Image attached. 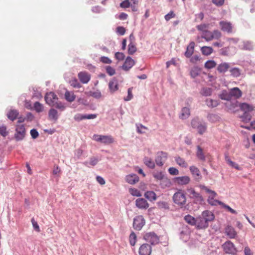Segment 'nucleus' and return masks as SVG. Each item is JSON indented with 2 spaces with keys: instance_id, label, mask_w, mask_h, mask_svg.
<instances>
[{
  "instance_id": "obj_1",
  "label": "nucleus",
  "mask_w": 255,
  "mask_h": 255,
  "mask_svg": "<svg viewBox=\"0 0 255 255\" xmlns=\"http://www.w3.org/2000/svg\"><path fill=\"white\" fill-rule=\"evenodd\" d=\"M44 99L46 103L50 106L55 107L62 111L65 110V106L58 101V98L54 93L51 92L47 93Z\"/></svg>"
},
{
  "instance_id": "obj_2",
  "label": "nucleus",
  "mask_w": 255,
  "mask_h": 255,
  "mask_svg": "<svg viewBox=\"0 0 255 255\" xmlns=\"http://www.w3.org/2000/svg\"><path fill=\"white\" fill-rule=\"evenodd\" d=\"M201 188H202V189L205 190L207 192L210 194V196L209 197V199H208V202L211 205H214L216 204L215 202H218L220 204H222L224 208H225V209L228 210L231 213L234 214H237V212H236V211L233 209L232 208H231L229 206L224 204L223 203H222L221 202H219L217 200H213L214 197H215L217 195V194L215 191L210 190L209 189H208L207 187H206L205 186H202Z\"/></svg>"
},
{
  "instance_id": "obj_3",
  "label": "nucleus",
  "mask_w": 255,
  "mask_h": 255,
  "mask_svg": "<svg viewBox=\"0 0 255 255\" xmlns=\"http://www.w3.org/2000/svg\"><path fill=\"white\" fill-rule=\"evenodd\" d=\"M173 202L181 208L183 207L187 202V198L184 191L181 189L178 190L173 195Z\"/></svg>"
},
{
  "instance_id": "obj_4",
  "label": "nucleus",
  "mask_w": 255,
  "mask_h": 255,
  "mask_svg": "<svg viewBox=\"0 0 255 255\" xmlns=\"http://www.w3.org/2000/svg\"><path fill=\"white\" fill-rule=\"evenodd\" d=\"M92 139L97 142H101L105 145H109L115 142L114 137L111 135H100L95 134Z\"/></svg>"
},
{
  "instance_id": "obj_5",
  "label": "nucleus",
  "mask_w": 255,
  "mask_h": 255,
  "mask_svg": "<svg viewBox=\"0 0 255 255\" xmlns=\"http://www.w3.org/2000/svg\"><path fill=\"white\" fill-rule=\"evenodd\" d=\"M144 239L151 245H156L159 242V237L154 232H149L145 234L143 237Z\"/></svg>"
},
{
  "instance_id": "obj_6",
  "label": "nucleus",
  "mask_w": 255,
  "mask_h": 255,
  "mask_svg": "<svg viewBox=\"0 0 255 255\" xmlns=\"http://www.w3.org/2000/svg\"><path fill=\"white\" fill-rule=\"evenodd\" d=\"M222 248L226 254L235 255L237 253V250L234 244L230 241L226 242L222 245Z\"/></svg>"
},
{
  "instance_id": "obj_7",
  "label": "nucleus",
  "mask_w": 255,
  "mask_h": 255,
  "mask_svg": "<svg viewBox=\"0 0 255 255\" xmlns=\"http://www.w3.org/2000/svg\"><path fill=\"white\" fill-rule=\"evenodd\" d=\"M145 224V220L142 216H136L133 220V227L136 230H140Z\"/></svg>"
},
{
  "instance_id": "obj_8",
  "label": "nucleus",
  "mask_w": 255,
  "mask_h": 255,
  "mask_svg": "<svg viewBox=\"0 0 255 255\" xmlns=\"http://www.w3.org/2000/svg\"><path fill=\"white\" fill-rule=\"evenodd\" d=\"M219 25L223 31L228 33H231L233 32V26L230 22L223 20L219 22Z\"/></svg>"
},
{
  "instance_id": "obj_9",
  "label": "nucleus",
  "mask_w": 255,
  "mask_h": 255,
  "mask_svg": "<svg viewBox=\"0 0 255 255\" xmlns=\"http://www.w3.org/2000/svg\"><path fill=\"white\" fill-rule=\"evenodd\" d=\"M167 158V153L163 151L157 153L155 158V162L158 166H162Z\"/></svg>"
},
{
  "instance_id": "obj_10",
  "label": "nucleus",
  "mask_w": 255,
  "mask_h": 255,
  "mask_svg": "<svg viewBox=\"0 0 255 255\" xmlns=\"http://www.w3.org/2000/svg\"><path fill=\"white\" fill-rule=\"evenodd\" d=\"M151 251V247L149 244H143L139 247L138 253L139 255H150Z\"/></svg>"
},
{
  "instance_id": "obj_11",
  "label": "nucleus",
  "mask_w": 255,
  "mask_h": 255,
  "mask_svg": "<svg viewBox=\"0 0 255 255\" xmlns=\"http://www.w3.org/2000/svg\"><path fill=\"white\" fill-rule=\"evenodd\" d=\"M80 82L83 84L88 83L91 79V75L85 71L80 72L78 74Z\"/></svg>"
},
{
  "instance_id": "obj_12",
  "label": "nucleus",
  "mask_w": 255,
  "mask_h": 255,
  "mask_svg": "<svg viewBox=\"0 0 255 255\" xmlns=\"http://www.w3.org/2000/svg\"><path fill=\"white\" fill-rule=\"evenodd\" d=\"M135 206L140 209L146 210L149 207V204L143 198H138L135 200Z\"/></svg>"
},
{
  "instance_id": "obj_13",
  "label": "nucleus",
  "mask_w": 255,
  "mask_h": 255,
  "mask_svg": "<svg viewBox=\"0 0 255 255\" xmlns=\"http://www.w3.org/2000/svg\"><path fill=\"white\" fill-rule=\"evenodd\" d=\"M174 181L175 183L178 185H184L189 183L190 178L188 176L176 177L174 178Z\"/></svg>"
},
{
  "instance_id": "obj_14",
  "label": "nucleus",
  "mask_w": 255,
  "mask_h": 255,
  "mask_svg": "<svg viewBox=\"0 0 255 255\" xmlns=\"http://www.w3.org/2000/svg\"><path fill=\"white\" fill-rule=\"evenodd\" d=\"M196 225L198 229H205L208 227V222L201 216L196 218Z\"/></svg>"
},
{
  "instance_id": "obj_15",
  "label": "nucleus",
  "mask_w": 255,
  "mask_h": 255,
  "mask_svg": "<svg viewBox=\"0 0 255 255\" xmlns=\"http://www.w3.org/2000/svg\"><path fill=\"white\" fill-rule=\"evenodd\" d=\"M135 64V61L130 57L128 56L123 65V69L126 71L130 69Z\"/></svg>"
},
{
  "instance_id": "obj_16",
  "label": "nucleus",
  "mask_w": 255,
  "mask_h": 255,
  "mask_svg": "<svg viewBox=\"0 0 255 255\" xmlns=\"http://www.w3.org/2000/svg\"><path fill=\"white\" fill-rule=\"evenodd\" d=\"M225 234L230 239H235L237 236V233L231 226H228L225 228Z\"/></svg>"
},
{
  "instance_id": "obj_17",
  "label": "nucleus",
  "mask_w": 255,
  "mask_h": 255,
  "mask_svg": "<svg viewBox=\"0 0 255 255\" xmlns=\"http://www.w3.org/2000/svg\"><path fill=\"white\" fill-rule=\"evenodd\" d=\"M25 135V129L23 125H17V140H22Z\"/></svg>"
},
{
  "instance_id": "obj_18",
  "label": "nucleus",
  "mask_w": 255,
  "mask_h": 255,
  "mask_svg": "<svg viewBox=\"0 0 255 255\" xmlns=\"http://www.w3.org/2000/svg\"><path fill=\"white\" fill-rule=\"evenodd\" d=\"M230 66L229 63L226 62H223L220 64L217 68V71L220 73L224 74L226 73L230 68Z\"/></svg>"
},
{
  "instance_id": "obj_19",
  "label": "nucleus",
  "mask_w": 255,
  "mask_h": 255,
  "mask_svg": "<svg viewBox=\"0 0 255 255\" xmlns=\"http://www.w3.org/2000/svg\"><path fill=\"white\" fill-rule=\"evenodd\" d=\"M126 181L130 184H134L139 181V177L135 174H129L126 177Z\"/></svg>"
},
{
  "instance_id": "obj_20",
  "label": "nucleus",
  "mask_w": 255,
  "mask_h": 255,
  "mask_svg": "<svg viewBox=\"0 0 255 255\" xmlns=\"http://www.w3.org/2000/svg\"><path fill=\"white\" fill-rule=\"evenodd\" d=\"M201 215L208 222L214 220L215 218L214 214L212 212L208 210L203 211Z\"/></svg>"
},
{
  "instance_id": "obj_21",
  "label": "nucleus",
  "mask_w": 255,
  "mask_h": 255,
  "mask_svg": "<svg viewBox=\"0 0 255 255\" xmlns=\"http://www.w3.org/2000/svg\"><path fill=\"white\" fill-rule=\"evenodd\" d=\"M172 185L171 182L169 179L165 176L160 181V185L162 188L165 189L169 188Z\"/></svg>"
},
{
  "instance_id": "obj_22",
  "label": "nucleus",
  "mask_w": 255,
  "mask_h": 255,
  "mask_svg": "<svg viewBox=\"0 0 255 255\" xmlns=\"http://www.w3.org/2000/svg\"><path fill=\"white\" fill-rule=\"evenodd\" d=\"M195 46V43L191 42L187 47L186 51L185 53V56L189 58L194 52V49Z\"/></svg>"
},
{
  "instance_id": "obj_23",
  "label": "nucleus",
  "mask_w": 255,
  "mask_h": 255,
  "mask_svg": "<svg viewBox=\"0 0 255 255\" xmlns=\"http://www.w3.org/2000/svg\"><path fill=\"white\" fill-rule=\"evenodd\" d=\"M239 107L244 113H249L254 110V107L252 106L245 103L240 104Z\"/></svg>"
},
{
  "instance_id": "obj_24",
  "label": "nucleus",
  "mask_w": 255,
  "mask_h": 255,
  "mask_svg": "<svg viewBox=\"0 0 255 255\" xmlns=\"http://www.w3.org/2000/svg\"><path fill=\"white\" fill-rule=\"evenodd\" d=\"M187 191L190 198L200 199L201 198L200 195L192 188H187Z\"/></svg>"
},
{
  "instance_id": "obj_25",
  "label": "nucleus",
  "mask_w": 255,
  "mask_h": 255,
  "mask_svg": "<svg viewBox=\"0 0 255 255\" xmlns=\"http://www.w3.org/2000/svg\"><path fill=\"white\" fill-rule=\"evenodd\" d=\"M190 170L192 174L197 179H201L202 176L200 173L199 169L195 166H191L190 167Z\"/></svg>"
},
{
  "instance_id": "obj_26",
  "label": "nucleus",
  "mask_w": 255,
  "mask_h": 255,
  "mask_svg": "<svg viewBox=\"0 0 255 255\" xmlns=\"http://www.w3.org/2000/svg\"><path fill=\"white\" fill-rule=\"evenodd\" d=\"M109 87L111 92L113 93L118 89L117 81L114 78L110 81Z\"/></svg>"
},
{
  "instance_id": "obj_27",
  "label": "nucleus",
  "mask_w": 255,
  "mask_h": 255,
  "mask_svg": "<svg viewBox=\"0 0 255 255\" xmlns=\"http://www.w3.org/2000/svg\"><path fill=\"white\" fill-rule=\"evenodd\" d=\"M175 160L176 163L182 168H187L188 167V163L185 160L180 156L175 157Z\"/></svg>"
},
{
  "instance_id": "obj_28",
  "label": "nucleus",
  "mask_w": 255,
  "mask_h": 255,
  "mask_svg": "<svg viewBox=\"0 0 255 255\" xmlns=\"http://www.w3.org/2000/svg\"><path fill=\"white\" fill-rule=\"evenodd\" d=\"M48 117L50 120L56 121L58 118V112L54 109H51L49 111Z\"/></svg>"
},
{
  "instance_id": "obj_29",
  "label": "nucleus",
  "mask_w": 255,
  "mask_h": 255,
  "mask_svg": "<svg viewBox=\"0 0 255 255\" xmlns=\"http://www.w3.org/2000/svg\"><path fill=\"white\" fill-rule=\"evenodd\" d=\"M64 96L66 100L69 102H73L76 98V96L73 92L67 90L66 91Z\"/></svg>"
},
{
  "instance_id": "obj_30",
  "label": "nucleus",
  "mask_w": 255,
  "mask_h": 255,
  "mask_svg": "<svg viewBox=\"0 0 255 255\" xmlns=\"http://www.w3.org/2000/svg\"><path fill=\"white\" fill-rule=\"evenodd\" d=\"M230 94L236 98H239L242 96L241 91L237 87L232 89L230 91Z\"/></svg>"
},
{
  "instance_id": "obj_31",
  "label": "nucleus",
  "mask_w": 255,
  "mask_h": 255,
  "mask_svg": "<svg viewBox=\"0 0 255 255\" xmlns=\"http://www.w3.org/2000/svg\"><path fill=\"white\" fill-rule=\"evenodd\" d=\"M190 115V109L188 108L184 107L181 110V113L179 116L181 119H186Z\"/></svg>"
},
{
  "instance_id": "obj_32",
  "label": "nucleus",
  "mask_w": 255,
  "mask_h": 255,
  "mask_svg": "<svg viewBox=\"0 0 255 255\" xmlns=\"http://www.w3.org/2000/svg\"><path fill=\"white\" fill-rule=\"evenodd\" d=\"M152 176L157 181H160L165 176L162 171H154Z\"/></svg>"
},
{
  "instance_id": "obj_33",
  "label": "nucleus",
  "mask_w": 255,
  "mask_h": 255,
  "mask_svg": "<svg viewBox=\"0 0 255 255\" xmlns=\"http://www.w3.org/2000/svg\"><path fill=\"white\" fill-rule=\"evenodd\" d=\"M144 197L148 200L154 201L156 199V195L153 191H147L144 193Z\"/></svg>"
},
{
  "instance_id": "obj_34",
  "label": "nucleus",
  "mask_w": 255,
  "mask_h": 255,
  "mask_svg": "<svg viewBox=\"0 0 255 255\" xmlns=\"http://www.w3.org/2000/svg\"><path fill=\"white\" fill-rule=\"evenodd\" d=\"M202 54L206 56L210 55L213 52V49L210 46H203L201 48Z\"/></svg>"
},
{
  "instance_id": "obj_35",
  "label": "nucleus",
  "mask_w": 255,
  "mask_h": 255,
  "mask_svg": "<svg viewBox=\"0 0 255 255\" xmlns=\"http://www.w3.org/2000/svg\"><path fill=\"white\" fill-rule=\"evenodd\" d=\"M206 104L208 107L213 108L218 106L219 104V102L217 100L209 99L206 100Z\"/></svg>"
},
{
  "instance_id": "obj_36",
  "label": "nucleus",
  "mask_w": 255,
  "mask_h": 255,
  "mask_svg": "<svg viewBox=\"0 0 255 255\" xmlns=\"http://www.w3.org/2000/svg\"><path fill=\"white\" fill-rule=\"evenodd\" d=\"M212 92L213 90L212 88L204 87L201 89L200 93L202 96L207 97L211 96L212 95Z\"/></svg>"
},
{
  "instance_id": "obj_37",
  "label": "nucleus",
  "mask_w": 255,
  "mask_h": 255,
  "mask_svg": "<svg viewBox=\"0 0 255 255\" xmlns=\"http://www.w3.org/2000/svg\"><path fill=\"white\" fill-rule=\"evenodd\" d=\"M143 160L144 163L149 168L153 169L155 167V163L150 158L145 157Z\"/></svg>"
},
{
  "instance_id": "obj_38",
  "label": "nucleus",
  "mask_w": 255,
  "mask_h": 255,
  "mask_svg": "<svg viewBox=\"0 0 255 255\" xmlns=\"http://www.w3.org/2000/svg\"><path fill=\"white\" fill-rule=\"evenodd\" d=\"M184 220L185 221L191 225H196V219L190 215H188L185 216Z\"/></svg>"
},
{
  "instance_id": "obj_39",
  "label": "nucleus",
  "mask_w": 255,
  "mask_h": 255,
  "mask_svg": "<svg viewBox=\"0 0 255 255\" xmlns=\"http://www.w3.org/2000/svg\"><path fill=\"white\" fill-rule=\"evenodd\" d=\"M197 156L201 160L204 161L205 160L203 150L200 146H197Z\"/></svg>"
},
{
  "instance_id": "obj_40",
  "label": "nucleus",
  "mask_w": 255,
  "mask_h": 255,
  "mask_svg": "<svg viewBox=\"0 0 255 255\" xmlns=\"http://www.w3.org/2000/svg\"><path fill=\"white\" fill-rule=\"evenodd\" d=\"M202 38L205 39L206 41H210L212 40V32L208 30L205 33H203L201 35Z\"/></svg>"
},
{
  "instance_id": "obj_41",
  "label": "nucleus",
  "mask_w": 255,
  "mask_h": 255,
  "mask_svg": "<svg viewBox=\"0 0 255 255\" xmlns=\"http://www.w3.org/2000/svg\"><path fill=\"white\" fill-rule=\"evenodd\" d=\"M136 50L137 48L135 44L131 42L128 46V53L132 55L136 51Z\"/></svg>"
},
{
  "instance_id": "obj_42",
  "label": "nucleus",
  "mask_w": 255,
  "mask_h": 255,
  "mask_svg": "<svg viewBox=\"0 0 255 255\" xmlns=\"http://www.w3.org/2000/svg\"><path fill=\"white\" fill-rule=\"evenodd\" d=\"M225 159H226V161L227 162V163L231 166L236 168L237 170H241V168L240 167L239 165L237 163L232 161L228 156H226L225 157Z\"/></svg>"
},
{
  "instance_id": "obj_43",
  "label": "nucleus",
  "mask_w": 255,
  "mask_h": 255,
  "mask_svg": "<svg viewBox=\"0 0 255 255\" xmlns=\"http://www.w3.org/2000/svg\"><path fill=\"white\" fill-rule=\"evenodd\" d=\"M231 74L234 77H238L241 75V70L238 68H233L230 70Z\"/></svg>"
},
{
  "instance_id": "obj_44",
  "label": "nucleus",
  "mask_w": 255,
  "mask_h": 255,
  "mask_svg": "<svg viewBox=\"0 0 255 255\" xmlns=\"http://www.w3.org/2000/svg\"><path fill=\"white\" fill-rule=\"evenodd\" d=\"M196 129L200 134H203L207 130V125L205 123H202Z\"/></svg>"
},
{
  "instance_id": "obj_45",
  "label": "nucleus",
  "mask_w": 255,
  "mask_h": 255,
  "mask_svg": "<svg viewBox=\"0 0 255 255\" xmlns=\"http://www.w3.org/2000/svg\"><path fill=\"white\" fill-rule=\"evenodd\" d=\"M33 108L34 110H35L37 113H40L42 112L44 109L43 105L38 102H36L34 103Z\"/></svg>"
},
{
  "instance_id": "obj_46",
  "label": "nucleus",
  "mask_w": 255,
  "mask_h": 255,
  "mask_svg": "<svg viewBox=\"0 0 255 255\" xmlns=\"http://www.w3.org/2000/svg\"><path fill=\"white\" fill-rule=\"evenodd\" d=\"M216 63L214 60H208L205 63V67L206 69H210L215 67Z\"/></svg>"
},
{
  "instance_id": "obj_47",
  "label": "nucleus",
  "mask_w": 255,
  "mask_h": 255,
  "mask_svg": "<svg viewBox=\"0 0 255 255\" xmlns=\"http://www.w3.org/2000/svg\"><path fill=\"white\" fill-rule=\"evenodd\" d=\"M129 241L131 246H134L136 242V236L134 232H132L129 237Z\"/></svg>"
},
{
  "instance_id": "obj_48",
  "label": "nucleus",
  "mask_w": 255,
  "mask_h": 255,
  "mask_svg": "<svg viewBox=\"0 0 255 255\" xmlns=\"http://www.w3.org/2000/svg\"><path fill=\"white\" fill-rule=\"evenodd\" d=\"M69 84L73 88H79L82 87L81 85L79 83L77 79H76L75 78L72 79L69 81Z\"/></svg>"
},
{
  "instance_id": "obj_49",
  "label": "nucleus",
  "mask_w": 255,
  "mask_h": 255,
  "mask_svg": "<svg viewBox=\"0 0 255 255\" xmlns=\"http://www.w3.org/2000/svg\"><path fill=\"white\" fill-rule=\"evenodd\" d=\"M209 24H201L198 25L196 26L197 29L199 31H201L203 33H205L206 31H207V28L209 27Z\"/></svg>"
},
{
  "instance_id": "obj_50",
  "label": "nucleus",
  "mask_w": 255,
  "mask_h": 255,
  "mask_svg": "<svg viewBox=\"0 0 255 255\" xmlns=\"http://www.w3.org/2000/svg\"><path fill=\"white\" fill-rule=\"evenodd\" d=\"M202 123L198 118H194L191 121V126L193 128H197Z\"/></svg>"
},
{
  "instance_id": "obj_51",
  "label": "nucleus",
  "mask_w": 255,
  "mask_h": 255,
  "mask_svg": "<svg viewBox=\"0 0 255 255\" xmlns=\"http://www.w3.org/2000/svg\"><path fill=\"white\" fill-rule=\"evenodd\" d=\"M222 36L221 32L218 30H214L212 32V37H211L213 39H219Z\"/></svg>"
},
{
  "instance_id": "obj_52",
  "label": "nucleus",
  "mask_w": 255,
  "mask_h": 255,
  "mask_svg": "<svg viewBox=\"0 0 255 255\" xmlns=\"http://www.w3.org/2000/svg\"><path fill=\"white\" fill-rule=\"evenodd\" d=\"M129 192L131 195L134 196L140 197L141 196L140 192L135 188H130L129 189Z\"/></svg>"
},
{
  "instance_id": "obj_53",
  "label": "nucleus",
  "mask_w": 255,
  "mask_h": 255,
  "mask_svg": "<svg viewBox=\"0 0 255 255\" xmlns=\"http://www.w3.org/2000/svg\"><path fill=\"white\" fill-rule=\"evenodd\" d=\"M7 118L13 121L16 119V112L14 110H10L7 114Z\"/></svg>"
},
{
  "instance_id": "obj_54",
  "label": "nucleus",
  "mask_w": 255,
  "mask_h": 255,
  "mask_svg": "<svg viewBox=\"0 0 255 255\" xmlns=\"http://www.w3.org/2000/svg\"><path fill=\"white\" fill-rule=\"evenodd\" d=\"M158 206L161 209H168L169 208V204L164 201L158 202Z\"/></svg>"
},
{
  "instance_id": "obj_55",
  "label": "nucleus",
  "mask_w": 255,
  "mask_h": 255,
  "mask_svg": "<svg viewBox=\"0 0 255 255\" xmlns=\"http://www.w3.org/2000/svg\"><path fill=\"white\" fill-rule=\"evenodd\" d=\"M243 121L246 122H249L252 119V116L249 113H244L241 117Z\"/></svg>"
},
{
  "instance_id": "obj_56",
  "label": "nucleus",
  "mask_w": 255,
  "mask_h": 255,
  "mask_svg": "<svg viewBox=\"0 0 255 255\" xmlns=\"http://www.w3.org/2000/svg\"><path fill=\"white\" fill-rule=\"evenodd\" d=\"M175 17V14L174 13L173 11H170L164 16L165 19L166 21H169L171 18H174Z\"/></svg>"
},
{
  "instance_id": "obj_57",
  "label": "nucleus",
  "mask_w": 255,
  "mask_h": 255,
  "mask_svg": "<svg viewBox=\"0 0 255 255\" xmlns=\"http://www.w3.org/2000/svg\"><path fill=\"white\" fill-rule=\"evenodd\" d=\"M130 3L129 0H125L120 3V6L123 8H128L130 6Z\"/></svg>"
},
{
  "instance_id": "obj_58",
  "label": "nucleus",
  "mask_w": 255,
  "mask_h": 255,
  "mask_svg": "<svg viewBox=\"0 0 255 255\" xmlns=\"http://www.w3.org/2000/svg\"><path fill=\"white\" fill-rule=\"evenodd\" d=\"M31 223L33 226V228L35 229L36 231L37 232H40V228L39 227L37 223V222L34 220V219L33 218L31 219Z\"/></svg>"
},
{
  "instance_id": "obj_59",
  "label": "nucleus",
  "mask_w": 255,
  "mask_h": 255,
  "mask_svg": "<svg viewBox=\"0 0 255 255\" xmlns=\"http://www.w3.org/2000/svg\"><path fill=\"white\" fill-rule=\"evenodd\" d=\"M106 71H107V73L110 76H113L116 73L115 70L113 67H112L111 66H108L106 67Z\"/></svg>"
},
{
  "instance_id": "obj_60",
  "label": "nucleus",
  "mask_w": 255,
  "mask_h": 255,
  "mask_svg": "<svg viewBox=\"0 0 255 255\" xmlns=\"http://www.w3.org/2000/svg\"><path fill=\"white\" fill-rule=\"evenodd\" d=\"M169 173L172 175H176L179 174V171L175 167H170L168 169Z\"/></svg>"
},
{
  "instance_id": "obj_61",
  "label": "nucleus",
  "mask_w": 255,
  "mask_h": 255,
  "mask_svg": "<svg viewBox=\"0 0 255 255\" xmlns=\"http://www.w3.org/2000/svg\"><path fill=\"white\" fill-rule=\"evenodd\" d=\"M116 31L121 35H123L126 33V29L123 26H118L116 29Z\"/></svg>"
},
{
  "instance_id": "obj_62",
  "label": "nucleus",
  "mask_w": 255,
  "mask_h": 255,
  "mask_svg": "<svg viewBox=\"0 0 255 255\" xmlns=\"http://www.w3.org/2000/svg\"><path fill=\"white\" fill-rule=\"evenodd\" d=\"M132 88H129L128 89V95L126 98H125V101H128L130 100L132 98L133 96L132 94Z\"/></svg>"
},
{
  "instance_id": "obj_63",
  "label": "nucleus",
  "mask_w": 255,
  "mask_h": 255,
  "mask_svg": "<svg viewBox=\"0 0 255 255\" xmlns=\"http://www.w3.org/2000/svg\"><path fill=\"white\" fill-rule=\"evenodd\" d=\"M30 134L31 137L33 139L36 138L39 136V133L38 131L35 129H32L30 130Z\"/></svg>"
},
{
  "instance_id": "obj_64",
  "label": "nucleus",
  "mask_w": 255,
  "mask_h": 255,
  "mask_svg": "<svg viewBox=\"0 0 255 255\" xmlns=\"http://www.w3.org/2000/svg\"><path fill=\"white\" fill-rule=\"evenodd\" d=\"M115 57L119 60H122L125 58V55L122 52H117L115 53Z\"/></svg>"
}]
</instances>
